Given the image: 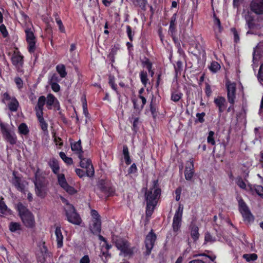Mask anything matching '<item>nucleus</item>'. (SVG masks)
<instances>
[{"instance_id":"f257e3e1","label":"nucleus","mask_w":263,"mask_h":263,"mask_svg":"<svg viewBox=\"0 0 263 263\" xmlns=\"http://www.w3.org/2000/svg\"><path fill=\"white\" fill-rule=\"evenodd\" d=\"M160 193L161 190L158 187V180H154L153 186L145 194L147 201L146 211L147 216H151L153 210L157 204V200L160 196Z\"/></svg>"},{"instance_id":"f03ea898","label":"nucleus","mask_w":263,"mask_h":263,"mask_svg":"<svg viewBox=\"0 0 263 263\" xmlns=\"http://www.w3.org/2000/svg\"><path fill=\"white\" fill-rule=\"evenodd\" d=\"M33 182L36 196L42 198H44L47 194V186L49 182L39 170L35 173V179Z\"/></svg>"},{"instance_id":"7ed1b4c3","label":"nucleus","mask_w":263,"mask_h":263,"mask_svg":"<svg viewBox=\"0 0 263 263\" xmlns=\"http://www.w3.org/2000/svg\"><path fill=\"white\" fill-rule=\"evenodd\" d=\"M17 207L24 224L27 227H33L34 226L35 221L32 214L22 203H18Z\"/></svg>"},{"instance_id":"20e7f679","label":"nucleus","mask_w":263,"mask_h":263,"mask_svg":"<svg viewBox=\"0 0 263 263\" xmlns=\"http://www.w3.org/2000/svg\"><path fill=\"white\" fill-rule=\"evenodd\" d=\"M66 214L69 222L77 225H80L81 223L82 220L81 218L76 212L74 208L72 205L67 204Z\"/></svg>"},{"instance_id":"39448f33","label":"nucleus","mask_w":263,"mask_h":263,"mask_svg":"<svg viewBox=\"0 0 263 263\" xmlns=\"http://www.w3.org/2000/svg\"><path fill=\"white\" fill-rule=\"evenodd\" d=\"M116 246L124 255H130L133 253V249L130 248L128 242L122 238L117 239L116 241Z\"/></svg>"},{"instance_id":"423d86ee","label":"nucleus","mask_w":263,"mask_h":263,"mask_svg":"<svg viewBox=\"0 0 263 263\" xmlns=\"http://www.w3.org/2000/svg\"><path fill=\"white\" fill-rule=\"evenodd\" d=\"M80 159V166L82 168H86V173L88 177H91L94 175V169L89 159L83 157L82 154L79 155Z\"/></svg>"},{"instance_id":"0eeeda50","label":"nucleus","mask_w":263,"mask_h":263,"mask_svg":"<svg viewBox=\"0 0 263 263\" xmlns=\"http://www.w3.org/2000/svg\"><path fill=\"white\" fill-rule=\"evenodd\" d=\"M156 240V235L153 232V230H151V231L146 235L145 240V247L146 248L145 254L146 255L150 254L151 251L154 247Z\"/></svg>"},{"instance_id":"6e6552de","label":"nucleus","mask_w":263,"mask_h":263,"mask_svg":"<svg viewBox=\"0 0 263 263\" xmlns=\"http://www.w3.org/2000/svg\"><path fill=\"white\" fill-rule=\"evenodd\" d=\"M58 181L59 185L69 194L73 195L77 193V190L68 184L63 174H58Z\"/></svg>"},{"instance_id":"1a4fd4ad","label":"nucleus","mask_w":263,"mask_h":263,"mask_svg":"<svg viewBox=\"0 0 263 263\" xmlns=\"http://www.w3.org/2000/svg\"><path fill=\"white\" fill-rule=\"evenodd\" d=\"M26 41L28 44V51L33 53L35 50V38L31 28H26L25 30Z\"/></svg>"},{"instance_id":"9d476101","label":"nucleus","mask_w":263,"mask_h":263,"mask_svg":"<svg viewBox=\"0 0 263 263\" xmlns=\"http://www.w3.org/2000/svg\"><path fill=\"white\" fill-rule=\"evenodd\" d=\"M226 86L228 100L230 103L233 104L235 99L236 84L234 83L228 82Z\"/></svg>"},{"instance_id":"9b49d317","label":"nucleus","mask_w":263,"mask_h":263,"mask_svg":"<svg viewBox=\"0 0 263 263\" xmlns=\"http://www.w3.org/2000/svg\"><path fill=\"white\" fill-rule=\"evenodd\" d=\"M250 9L257 14H263V0H253L250 4Z\"/></svg>"},{"instance_id":"f8f14e48","label":"nucleus","mask_w":263,"mask_h":263,"mask_svg":"<svg viewBox=\"0 0 263 263\" xmlns=\"http://www.w3.org/2000/svg\"><path fill=\"white\" fill-rule=\"evenodd\" d=\"M13 178L12 179L11 182L13 185L20 191L24 193L25 192V185L22 182L21 178L16 176V173L13 172Z\"/></svg>"},{"instance_id":"ddd939ff","label":"nucleus","mask_w":263,"mask_h":263,"mask_svg":"<svg viewBox=\"0 0 263 263\" xmlns=\"http://www.w3.org/2000/svg\"><path fill=\"white\" fill-rule=\"evenodd\" d=\"M194 174V165L193 162L189 161L186 163L184 175L186 180H191Z\"/></svg>"},{"instance_id":"4468645a","label":"nucleus","mask_w":263,"mask_h":263,"mask_svg":"<svg viewBox=\"0 0 263 263\" xmlns=\"http://www.w3.org/2000/svg\"><path fill=\"white\" fill-rule=\"evenodd\" d=\"M90 230L93 234L100 233L101 230L100 218H95V219L92 220V224L90 226Z\"/></svg>"},{"instance_id":"2eb2a0df","label":"nucleus","mask_w":263,"mask_h":263,"mask_svg":"<svg viewBox=\"0 0 263 263\" xmlns=\"http://www.w3.org/2000/svg\"><path fill=\"white\" fill-rule=\"evenodd\" d=\"M98 186L100 191L104 193L105 196H109L114 192L112 189L105 185L103 180L99 182Z\"/></svg>"},{"instance_id":"dca6fc26","label":"nucleus","mask_w":263,"mask_h":263,"mask_svg":"<svg viewBox=\"0 0 263 263\" xmlns=\"http://www.w3.org/2000/svg\"><path fill=\"white\" fill-rule=\"evenodd\" d=\"M23 58L19 52L14 51L11 58L13 64L18 68L22 66L23 63Z\"/></svg>"},{"instance_id":"f3484780","label":"nucleus","mask_w":263,"mask_h":263,"mask_svg":"<svg viewBox=\"0 0 263 263\" xmlns=\"http://www.w3.org/2000/svg\"><path fill=\"white\" fill-rule=\"evenodd\" d=\"M190 234L194 241H196L199 237V228L195 224L192 223L190 227Z\"/></svg>"},{"instance_id":"a211bd4d","label":"nucleus","mask_w":263,"mask_h":263,"mask_svg":"<svg viewBox=\"0 0 263 263\" xmlns=\"http://www.w3.org/2000/svg\"><path fill=\"white\" fill-rule=\"evenodd\" d=\"M46 102V98L45 96H42L39 97L37 101V105L35 108L36 114H43V106Z\"/></svg>"},{"instance_id":"6ab92c4d","label":"nucleus","mask_w":263,"mask_h":263,"mask_svg":"<svg viewBox=\"0 0 263 263\" xmlns=\"http://www.w3.org/2000/svg\"><path fill=\"white\" fill-rule=\"evenodd\" d=\"M55 235L56 236V240L57 242V247L59 248L63 246V236L62 235L61 228L57 227L55 230Z\"/></svg>"},{"instance_id":"aec40b11","label":"nucleus","mask_w":263,"mask_h":263,"mask_svg":"<svg viewBox=\"0 0 263 263\" xmlns=\"http://www.w3.org/2000/svg\"><path fill=\"white\" fill-rule=\"evenodd\" d=\"M182 221V217L175 216L173 217L172 224L173 230L174 232H177L181 227Z\"/></svg>"},{"instance_id":"412c9836","label":"nucleus","mask_w":263,"mask_h":263,"mask_svg":"<svg viewBox=\"0 0 263 263\" xmlns=\"http://www.w3.org/2000/svg\"><path fill=\"white\" fill-rule=\"evenodd\" d=\"M36 115L42 129L43 132L47 133L48 124L43 118V114H37Z\"/></svg>"},{"instance_id":"4be33fe9","label":"nucleus","mask_w":263,"mask_h":263,"mask_svg":"<svg viewBox=\"0 0 263 263\" xmlns=\"http://www.w3.org/2000/svg\"><path fill=\"white\" fill-rule=\"evenodd\" d=\"M6 140L9 142L11 144H15L16 142V137L14 133H10L9 131L8 132H6L5 134L3 135Z\"/></svg>"},{"instance_id":"5701e85b","label":"nucleus","mask_w":263,"mask_h":263,"mask_svg":"<svg viewBox=\"0 0 263 263\" xmlns=\"http://www.w3.org/2000/svg\"><path fill=\"white\" fill-rule=\"evenodd\" d=\"M48 164L53 172L55 174H58L59 170V165L58 161L55 159L52 158L50 160Z\"/></svg>"},{"instance_id":"b1692460","label":"nucleus","mask_w":263,"mask_h":263,"mask_svg":"<svg viewBox=\"0 0 263 263\" xmlns=\"http://www.w3.org/2000/svg\"><path fill=\"white\" fill-rule=\"evenodd\" d=\"M71 148L72 151L75 152L76 153L82 154L83 151L81 145V140H79L78 142L71 144Z\"/></svg>"},{"instance_id":"393cba45","label":"nucleus","mask_w":263,"mask_h":263,"mask_svg":"<svg viewBox=\"0 0 263 263\" xmlns=\"http://www.w3.org/2000/svg\"><path fill=\"white\" fill-rule=\"evenodd\" d=\"M18 107V102L15 98H12L8 103V107L12 111H16Z\"/></svg>"},{"instance_id":"a878e982","label":"nucleus","mask_w":263,"mask_h":263,"mask_svg":"<svg viewBox=\"0 0 263 263\" xmlns=\"http://www.w3.org/2000/svg\"><path fill=\"white\" fill-rule=\"evenodd\" d=\"M56 70L59 73L61 77L62 78H65L67 75L65 67L63 64H59L56 66Z\"/></svg>"},{"instance_id":"bb28decb","label":"nucleus","mask_w":263,"mask_h":263,"mask_svg":"<svg viewBox=\"0 0 263 263\" xmlns=\"http://www.w3.org/2000/svg\"><path fill=\"white\" fill-rule=\"evenodd\" d=\"M123 154L124 155V158L125 159V162L127 164H129L131 163V160L130 159L128 148L127 145H125L123 147Z\"/></svg>"},{"instance_id":"cd10ccee","label":"nucleus","mask_w":263,"mask_h":263,"mask_svg":"<svg viewBox=\"0 0 263 263\" xmlns=\"http://www.w3.org/2000/svg\"><path fill=\"white\" fill-rule=\"evenodd\" d=\"M244 220L247 221L248 222L253 221L254 220V218L252 214L251 213L249 210L243 211L241 213Z\"/></svg>"},{"instance_id":"c85d7f7f","label":"nucleus","mask_w":263,"mask_h":263,"mask_svg":"<svg viewBox=\"0 0 263 263\" xmlns=\"http://www.w3.org/2000/svg\"><path fill=\"white\" fill-rule=\"evenodd\" d=\"M225 101V99L223 97H218L214 100L215 103L219 107V110L220 112H222L223 111L222 108L224 105Z\"/></svg>"},{"instance_id":"c756f323","label":"nucleus","mask_w":263,"mask_h":263,"mask_svg":"<svg viewBox=\"0 0 263 263\" xmlns=\"http://www.w3.org/2000/svg\"><path fill=\"white\" fill-rule=\"evenodd\" d=\"M2 198L0 200V213L3 215H7L10 211L5 202L3 201Z\"/></svg>"},{"instance_id":"7c9ffc66","label":"nucleus","mask_w":263,"mask_h":263,"mask_svg":"<svg viewBox=\"0 0 263 263\" xmlns=\"http://www.w3.org/2000/svg\"><path fill=\"white\" fill-rule=\"evenodd\" d=\"M18 129L19 133L21 134L24 135H27L29 132L27 126L26 125V124L25 123H21L19 125Z\"/></svg>"},{"instance_id":"2f4dec72","label":"nucleus","mask_w":263,"mask_h":263,"mask_svg":"<svg viewBox=\"0 0 263 263\" xmlns=\"http://www.w3.org/2000/svg\"><path fill=\"white\" fill-rule=\"evenodd\" d=\"M57 101L54 96L52 94H49L47 97V105L48 109L51 108V106L54 104V101Z\"/></svg>"},{"instance_id":"473e14b6","label":"nucleus","mask_w":263,"mask_h":263,"mask_svg":"<svg viewBox=\"0 0 263 263\" xmlns=\"http://www.w3.org/2000/svg\"><path fill=\"white\" fill-rule=\"evenodd\" d=\"M59 155L61 158L68 165L72 164L73 163V160L71 158L68 157L66 156L64 152H60Z\"/></svg>"},{"instance_id":"72a5a7b5","label":"nucleus","mask_w":263,"mask_h":263,"mask_svg":"<svg viewBox=\"0 0 263 263\" xmlns=\"http://www.w3.org/2000/svg\"><path fill=\"white\" fill-rule=\"evenodd\" d=\"M9 230L12 232L21 230V224L18 222H11L9 224Z\"/></svg>"},{"instance_id":"f704fd0d","label":"nucleus","mask_w":263,"mask_h":263,"mask_svg":"<svg viewBox=\"0 0 263 263\" xmlns=\"http://www.w3.org/2000/svg\"><path fill=\"white\" fill-rule=\"evenodd\" d=\"M54 16L55 17L56 22H57V23L58 24V25L59 26V30L62 32H65L64 27L63 25L62 21L59 17L58 14L57 13H55L54 14Z\"/></svg>"},{"instance_id":"c9c22d12","label":"nucleus","mask_w":263,"mask_h":263,"mask_svg":"<svg viewBox=\"0 0 263 263\" xmlns=\"http://www.w3.org/2000/svg\"><path fill=\"white\" fill-rule=\"evenodd\" d=\"M243 257L245 258L247 261H250L251 260H255L257 256L256 254H245L243 255Z\"/></svg>"},{"instance_id":"e433bc0d","label":"nucleus","mask_w":263,"mask_h":263,"mask_svg":"<svg viewBox=\"0 0 263 263\" xmlns=\"http://www.w3.org/2000/svg\"><path fill=\"white\" fill-rule=\"evenodd\" d=\"M236 183L237 185L242 189H245L246 187V184L242 178L238 176L236 179Z\"/></svg>"},{"instance_id":"4c0bfd02","label":"nucleus","mask_w":263,"mask_h":263,"mask_svg":"<svg viewBox=\"0 0 263 263\" xmlns=\"http://www.w3.org/2000/svg\"><path fill=\"white\" fill-rule=\"evenodd\" d=\"M253 189L256 193L261 197L263 198V187L259 185H254Z\"/></svg>"},{"instance_id":"58836bf2","label":"nucleus","mask_w":263,"mask_h":263,"mask_svg":"<svg viewBox=\"0 0 263 263\" xmlns=\"http://www.w3.org/2000/svg\"><path fill=\"white\" fill-rule=\"evenodd\" d=\"M204 241L205 242L212 243L216 241V238L215 237L212 236V235L210 233L206 232L205 234Z\"/></svg>"},{"instance_id":"ea45409f","label":"nucleus","mask_w":263,"mask_h":263,"mask_svg":"<svg viewBox=\"0 0 263 263\" xmlns=\"http://www.w3.org/2000/svg\"><path fill=\"white\" fill-rule=\"evenodd\" d=\"M220 68V65L216 62H213L210 67V69L214 72H217Z\"/></svg>"},{"instance_id":"a19ab883","label":"nucleus","mask_w":263,"mask_h":263,"mask_svg":"<svg viewBox=\"0 0 263 263\" xmlns=\"http://www.w3.org/2000/svg\"><path fill=\"white\" fill-rule=\"evenodd\" d=\"M147 75L146 71H142L140 72V79L143 84L145 86L148 81Z\"/></svg>"},{"instance_id":"79ce46f5","label":"nucleus","mask_w":263,"mask_h":263,"mask_svg":"<svg viewBox=\"0 0 263 263\" xmlns=\"http://www.w3.org/2000/svg\"><path fill=\"white\" fill-rule=\"evenodd\" d=\"M238 203L239 206V211L241 213L249 210L248 206H247L246 204L242 199H240L238 201Z\"/></svg>"},{"instance_id":"37998d69","label":"nucleus","mask_w":263,"mask_h":263,"mask_svg":"<svg viewBox=\"0 0 263 263\" xmlns=\"http://www.w3.org/2000/svg\"><path fill=\"white\" fill-rule=\"evenodd\" d=\"M214 133L213 131H210L209 133V135L207 138V141L209 143L211 144L212 145H214L215 143L214 139Z\"/></svg>"},{"instance_id":"c03bdc74","label":"nucleus","mask_w":263,"mask_h":263,"mask_svg":"<svg viewBox=\"0 0 263 263\" xmlns=\"http://www.w3.org/2000/svg\"><path fill=\"white\" fill-rule=\"evenodd\" d=\"M182 63L181 61H178L176 63V64L175 65V69L176 75L178 74V73H180L181 71L182 70Z\"/></svg>"},{"instance_id":"a18cd8bd","label":"nucleus","mask_w":263,"mask_h":263,"mask_svg":"<svg viewBox=\"0 0 263 263\" xmlns=\"http://www.w3.org/2000/svg\"><path fill=\"white\" fill-rule=\"evenodd\" d=\"M183 206L182 204H179L178 208L177 210L176 211L174 215L182 217V214H183Z\"/></svg>"},{"instance_id":"49530a36","label":"nucleus","mask_w":263,"mask_h":263,"mask_svg":"<svg viewBox=\"0 0 263 263\" xmlns=\"http://www.w3.org/2000/svg\"><path fill=\"white\" fill-rule=\"evenodd\" d=\"M181 97V94L180 93H173L172 95L171 99L174 102L178 101Z\"/></svg>"},{"instance_id":"de8ad7c7","label":"nucleus","mask_w":263,"mask_h":263,"mask_svg":"<svg viewBox=\"0 0 263 263\" xmlns=\"http://www.w3.org/2000/svg\"><path fill=\"white\" fill-rule=\"evenodd\" d=\"M51 86L52 89L54 92H58L60 89V86L58 83H49Z\"/></svg>"},{"instance_id":"09e8293b","label":"nucleus","mask_w":263,"mask_h":263,"mask_svg":"<svg viewBox=\"0 0 263 263\" xmlns=\"http://www.w3.org/2000/svg\"><path fill=\"white\" fill-rule=\"evenodd\" d=\"M176 21V14H174L173 17L171 18L170 22V30L173 32L174 29L175 22Z\"/></svg>"},{"instance_id":"8fccbe9b","label":"nucleus","mask_w":263,"mask_h":263,"mask_svg":"<svg viewBox=\"0 0 263 263\" xmlns=\"http://www.w3.org/2000/svg\"><path fill=\"white\" fill-rule=\"evenodd\" d=\"M83 112L85 114L86 117H87L88 116V111L87 109L86 100L85 98L84 101H83Z\"/></svg>"},{"instance_id":"3c124183","label":"nucleus","mask_w":263,"mask_h":263,"mask_svg":"<svg viewBox=\"0 0 263 263\" xmlns=\"http://www.w3.org/2000/svg\"><path fill=\"white\" fill-rule=\"evenodd\" d=\"M14 81H15L17 87L19 89H21L23 87V81L22 80V79L20 78H18V77L15 78L14 79Z\"/></svg>"},{"instance_id":"603ef678","label":"nucleus","mask_w":263,"mask_h":263,"mask_svg":"<svg viewBox=\"0 0 263 263\" xmlns=\"http://www.w3.org/2000/svg\"><path fill=\"white\" fill-rule=\"evenodd\" d=\"M60 79L58 75L56 73H54L51 77L49 80V83H58Z\"/></svg>"},{"instance_id":"864d4df0","label":"nucleus","mask_w":263,"mask_h":263,"mask_svg":"<svg viewBox=\"0 0 263 263\" xmlns=\"http://www.w3.org/2000/svg\"><path fill=\"white\" fill-rule=\"evenodd\" d=\"M0 31L4 37H6L7 36L8 32L4 25L2 24L0 26Z\"/></svg>"},{"instance_id":"5fc2aeb1","label":"nucleus","mask_w":263,"mask_h":263,"mask_svg":"<svg viewBox=\"0 0 263 263\" xmlns=\"http://www.w3.org/2000/svg\"><path fill=\"white\" fill-rule=\"evenodd\" d=\"M109 83L111 85L112 89H114V90H116V87L115 84V78L113 76H109Z\"/></svg>"},{"instance_id":"6e6d98bb","label":"nucleus","mask_w":263,"mask_h":263,"mask_svg":"<svg viewBox=\"0 0 263 263\" xmlns=\"http://www.w3.org/2000/svg\"><path fill=\"white\" fill-rule=\"evenodd\" d=\"M127 33L128 36L130 41H133V34H132V31L130 27L129 26H126Z\"/></svg>"},{"instance_id":"4d7b16f0","label":"nucleus","mask_w":263,"mask_h":263,"mask_svg":"<svg viewBox=\"0 0 263 263\" xmlns=\"http://www.w3.org/2000/svg\"><path fill=\"white\" fill-rule=\"evenodd\" d=\"M139 123V119L136 118L134 119V121L133 123V129L135 132H137L138 130V124Z\"/></svg>"},{"instance_id":"13d9d810","label":"nucleus","mask_w":263,"mask_h":263,"mask_svg":"<svg viewBox=\"0 0 263 263\" xmlns=\"http://www.w3.org/2000/svg\"><path fill=\"white\" fill-rule=\"evenodd\" d=\"M90 259L88 255H84L80 260V263H90Z\"/></svg>"},{"instance_id":"bf43d9fd","label":"nucleus","mask_w":263,"mask_h":263,"mask_svg":"<svg viewBox=\"0 0 263 263\" xmlns=\"http://www.w3.org/2000/svg\"><path fill=\"white\" fill-rule=\"evenodd\" d=\"M181 192V189L180 187L177 188L175 191V194H176V200L179 201L180 198V194Z\"/></svg>"},{"instance_id":"052dcab7","label":"nucleus","mask_w":263,"mask_h":263,"mask_svg":"<svg viewBox=\"0 0 263 263\" xmlns=\"http://www.w3.org/2000/svg\"><path fill=\"white\" fill-rule=\"evenodd\" d=\"M232 31L234 34V40L235 42H237L239 40L238 34L235 28H232Z\"/></svg>"},{"instance_id":"680f3d73","label":"nucleus","mask_w":263,"mask_h":263,"mask_svg":"<svg viewBox=\"0 0 263 263\" xmlns=\"http://www.w3.org/2000/svg\"><path fill=\"white\" fill-rule=\"evenodd\" d=\"M205 114L202 112L201 114L197 113L196 115V117L198 118L199 121L200 123H202L204 121L203 117L204 116Z\"/></svg>"},{"instance_id":"e2e57ef3","label":"nucleus","mask_w":263,"mask_h":263,"mask_svg":"<svg viewBox=\"0 0 263 263\" xmlns=\"http://www.w3.org/2000/svg\"><path fill=\"white\" fill-rule=\"evenodd\" d=\"M133 102L134 104V107L135 109H136L138 110H141L142 109V108H140V105H139L138 104V100L134 99L133 100Z\"/></svg>"},{"instance_id":"0e129e2a","label":"nucleus","mask_w":263,"mask_h":263,"mask_svg":"<svg viewBox=\"0 0 263 263\" xmlns=\"http://www.w3.org/2000/svg\"><path fill=\"white\" fill-rule=\"evenodd\" d=\"M76 173L80 178L83 177L85 175V172L79 168H77L76 170Z\"/></svg>"},{"instance_id":"69168bd1","label":"nucleus","mask_w":263,"mask_h":263,"mask_svg":"<svg viewBox=\"0 0 263 263\" xmlns=\"http://www.w3.org/2000/svg\"><path fill=\"white\" fill-rule=\"evenodd\" d=\"M259 78L263 81V64L260 66L259 72H258Z\"/></svg>"},{"instance_id":"338daca9","label":"nucleus","mask_w":263,"mask_h":263,"mask_svg":"<svg viewBox=\"0 0 263 263\" xmlns=\"http://www.w3.org/2000/svg\"><path fill=\"white\" fill-rule=\"evenodd\" d=\"M11 99H12V98L10 97V96L9 95V94L7 92H5L4 95H3V101L4 102V103H6V101H11Z\"/></svg>"},{"instance_id":"774afa93","label":"nucleus","mask_w":263,"mask_h":263,"mask_svg":"<svg viewBox=\"0 0 263 263\" xmlns=\"http://www.w3.org/2000/svg\"><path fill=\"white\" fill-rule=\"evenodd\" d=\"M137 171L136 165L135 163L133 164L129 168L128 173H133L136 172Z\"/></svg>"}]
</instances>
